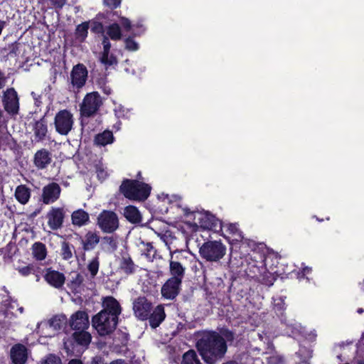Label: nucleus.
<instances>
[{"mask_svg": "<svg viewBox=\"0 0 364 364\" xmlns=\"http://www.w3.org/2000/svg\"><path fill=\"white\" fill-rule=\"evenodd\" d=\"M169 273L173 278L183 279L186 266L191 261V254L183 250H170Z\"/></svg>", "mask_w": 364, "mask_h": 364, "instance_id": "obj_3", "label": "nucleus"}, {"mask_svg": "<svg viewBox=\"0 0 364 364\" xmlns=\"http://www.w3.org/2000/svg\"><path fill=\"white\" fill-rule=\"evenodd\" d=\"M36 282H38L40 279V277L38 274H36Z\"/></svg>", "mask_w": 364, "mask_h": 364, "instance_id": "obj_55", "label": "nucleus"}, {"mask_svg": "<svg viewBox=\"0 0 364 364\" xmlns=\"http://www.w3.org/2000/svg\"><path fill=\"white\" fill-rule=\"evenodd\" d=\"M181 282V279L177 278L168 279L161 289L163 296L168 299H174L179 292Z\"/></svg>", "mask_w": 364, "mask_h": 364, "instance_id": "obj_14", "label": "nucleus"}, {"mask_svg": "<svg viewBox=\"0 0 364 364\" xmlns=\"http://www.w3.org/2000/svg\"><path fill=\"white\" fill-rule=\"evenodd\" d=\"M88 270L92 277H95L99 269V260L98 258L94 257L88 264Z\"/></svg>", "mask_w": 364, "mask_h": 364, "instance_id": "obj_39", "label": "nucleus"}, {"mask_svg": "<svg viewBox=\"0 0 364 364\" xmlns=\"http://www.w3.org/2000/svg\"><path fill=\"white\" fill-rule=\"evenodd\" d=\"M44 279L50 286L56 289L61 288L65 281V275L63 273L50 268L46 270Z\"/></svg>", "mask_w": 364, "mask_h": 364, "instance_id": "obj_17", "label": "nucleus"}, {"mask_svg": "<svg viewBox=\"0 0 364 364\" xmlns=\"http://www.w3.org/2000/svg\"><path fill=\"white\" fill-rule=\"evenodd\" d=\"M120 191L129 199L142 200L149 196L151 187L138 181L126 180L121 185Z\"/></svg>", "mask_w": 364, "mask_h": 364, "instance_id": "obj_4", "label": "nucleus"}, {"mask_svg": "<svg viewBox=\"0 0 364 364\" xmlns=\"http://www.w3.org/2000/svg\"><path fill=\"white\" fill-rule=\"evenodd\" d=\"M97 225L105 233H112L119 225L117 215L111 210H103L97 218Z\"/></svg>", "mask_w": 364, "mask_h": 364, "instance_id": "obj_6", "label": "nucleus"}, {"mask_svg": "<svg viewBox=\"0 0 364 364\" xmlns=\"http://www.w3.org/2000/svg\"><path fill=\"white\" fill-rule=\"evenodd\" d=\"M32 255L37 260H43L46 257V245L41 242H35L32 246Z\"/></svg>", "mask_w": 364, "mask_h": 364, "instance_id": "obj_29", "label": "nucleus"}, {"mask_svg": "<svg viewBox=\"0 0 364 364\" xmlns=\"http://www.w3.org/2000/svg\"><path fill=\"white\" fill-rule=\"evenodd\" d=\"M225 254V245L218 241L205 242L199 248L200 256L210 262H218Z\"/></svg>", "mask_w": 364, "mask_h": 364, "instance_id": "obj_5", "label": "nucleus"}, {"mask_svg": "<svg viewBox=\"0 0 364 364\" xmlns=\"http://www.w3.org/2000/svg\"><path fill=\"white\" fill-rule=\"evenodd\" d=\"M102 308L92 318V326L100 336H106L116 329L122 308L117 300L112 296L103 299Z\"/></svg>", "mask_w": 364, "mask_h": 364, "instance_id": "obj_1", "label": "nucleus"}, {"mask_svg": "<svg viewBox=\"0 0 364 364\" xmlns=\"http://www.w3.org/2000/svg\"><path fill=\"white\" fill-rule=\"evenodd\" d=\"M74 124L73 114L67 110L59 111L55 116L54 125L55 131L60 135H68Z\"/></svg>", "mask_w": 364, "mask_h": 364, "instance_id": "obj_7", "label": "nucleus"}, {"mask_svg": "<svg viewBox=\"0 0 364 364\" xmlns=\"http://www.w3.org/2000/svg\"><path fill=\"white\" fill-rule=\"evenodd\" d=\"M72 223L74 225L82 226L89 221V215L82 209L74 211L71 215Z\"/></svg>", "mask_w": 364, "mask_h": 364, "instance_id": "obj_25", "label": "nucleus"}, {"mask_svg": "<svg viewBox=\"0 0 364 364\" xmlns=\"http://www.w3.org/2000/svg\"><path fill=\"white\" fill-rule=\"evenodd\" d=\"M310 271H311V268H309V267H305L303 269L304 274H308L309 272H310Z\"/></svg>", "mask_w": 364, "mask_h": 364, "instance_id": "obj_53", "label": "nucleus"}, {"mask_svg": "<svg viewBox=\"0 0 364 364\" xmlns=\"http://www.w3.org/2000/svg\"><path fill=\"white\" fill-rule=\"evenodd\" d=\"M100 237L97 232L89 231L82 239L83 249L86 251L93 250L100 242Z\"/></svg>", "mask_w": 364, "mask_h": 364, "instance_id": "obj_21", "label": "nucleus"}, {"mask_svg": "<svg viewBox=\"0 0 364 364\" xmlns=\"http://www.w3.org/2000/svg\"><path fill=\"white\" fill-rule=\"evenodd\" d=\"M166 314L164 306L161 305L157 306L153 313H150L149 316L150 326L154 328L158 327L164 320Z\"/></svg>", "mask_w": 364, "mask_h": 364, "instance_id": "obj_22", "label": "nucleus"}, {"mask_svg": "<svg viewBox=\"0 0 364 364\" xmlns=\"http://www.w3.org/2000/svg\"><path fill=\"white\" fill-rule=\"evenodd\" d=\"M183 364H200L196 353L193 350H188L183 356Z\"/></svg>", "mask_w": 364, "mask_h": 364, "instance_id": "obj_32", "label": "nucleus"}, {"mask_svg": "<svg viewBox=\"0 0 364 364\" xmlns=\"http://www.w3.org/2000/svg\"><path fill=\"white\" fill-rule=\"evenodd\" d=\"M96 172H97V177L100 180H104L107 177V172L105 171V170L102 167V166H96Z\"/></svg>", "mask_w": 364, "mask_h": 364, "instance_id": "obj_43", "label": "nucleus"}, {"mask_svg": "<svg viewBox=\"0 0 364 364\" xmlns=\"http://www.w3.org/2000/svg\"><path fill=\"white\" fill-rule=\"evenodd\" d=\"M60 192L61 188L58 183H50L43 188L42 201L45 204L53 203L59 198Z\"/></svg>", "mask_w": 364, "mask_h": 364, "instance_id": "obj_13", "label": "nucleus"}, {"mask_svg": "<svg viewBox=\"0 0 364 364\" xmlns=\"http://www.w3.org/2000/svg\"><path fill=\"white\" fill-rule=\"evenodd\" d=\"M103 51L100 57V61L105 65H112L117 64V58L109 53L111 48V43L109 41L108 37L104 36L102 40Z\"/></svg>", "mask_w": 364, "mask_h": 364, "instance_id": "obj_18", "label": "nucleus"}, {"mask_svg": "<svg viewBox=\"0 0 364 364\" xmlns=\"http://www.w3.org/2000/svg\"><path fill=\"white\" fill-rule=\"evenodd\" d=\"M35 138L37 141L43 140L48 133L47 122L44 118L36 121L33 125Z\"/></svg>", "mask_w": 364, "mask_h": 364, "instance_id": "obj_24", "label": "nucleus"}, {"mask_svg": "<svg viewBox=\"0 0 364 364\" xmlns=\"http://www.w3.org/2000/svg\"><path fill=\"white\" fill-rule=\"evenodd\" d=\"M68 364H82L81 361L79 360H72L69 362Z\"/></svg>", "mask_w": 364, "mask_h": 364, "instance_id": "obj_49", "label": "nucleus"}, {"mask_svg": "<svg viewBox=\"0 0 364 364\" xmlns=\"http://www.w3.org/2000/svg\"><path fill=\"white\" fill-rule=\"evenodd\" d=\"M18 311L20 312V314H23V308L22 306H18L16 307Z\"/></svg>", "mask_w": 364, "mask_h": 364, "instance_id": "obj_54", "label": "nucleus"}, {"mask_svg": "<svg viewBox=\"0 0 364 364\" xmlns=\"http://www.w3.org/2000/svg\"><path fill=\"white\" fill-rule=\"evenodd\" d=\"M197 348L203 360L208 364H213L222 358L227 351L225 341L215 332L205 333L197 342Z\"/></svg>", "mask_w": 364, "mask_h": 364, "instance_id": "obj_2", "label": "nucleus"}, {"mask_svg": "<svg viewBox=\"0 0 364 364\" xmlns=\"http://www.w3.org/2000/svg\"><path fill=\"white\" fill-rule=\"evenodd\" d=\"M11 357L14 364H24L27 360L26 347L21 344L14 346L11 350Z\"/></svg>", "mask_w": 364, "mask_h": 364, "instance_id": "obj_19", "label": "nucleus"}, {"mask_svg": "<svg viewBox=\"0 0 364 364\" xmlns=\"http://www.w3.org/2000/svg\"><path fill=\"white\" fill-rule=\"evenodd\" d=\"M65 323V318L63 316H56L48 322V327L54 331L61 329Z\"/></svg>", "mask_w": 364, "mask_h": 364, "instance_id": "obj_31", "label": "nucleus"}, {"mask_svg": "<svg viewBox=\"0 0 364 364\" xmlns=\"http://www.w3.org/2000/svg\"><path fill=\"white\" fill-rule=\"evenodd\" d=\"M185 214L186 216L190 217L191 219L194 220V224L199 225L203 228H211L213 225V217L207 213L203 212H191L185 209Z\"/></svg>", "mask_w": 364, "mask_h": 364, "instance_id": "obj_12", "label": "nucleus"}, {"mask_svg": "<svg viewBox=\"0 0 364 364\" xmlns=\"http://www.w3.org/2000/svg\"><path fill=\"white\" fill-rule=\"evenodd\" d=\"M6 77L4 73L0 70V89L3 88L6 84Z\"/></svg>", "mask_w": 364, "mask_h": 364, "instance_id": "obj_47", "label": "nucleus"}, {"mask_svg": "<svg viewBox=\"0 0 364 364\" xmlns=\"http://www.w3.org/2000/svg\"><path fill=\"white\" fill-rule=\"evenodd\" d=\"M225 336L228 340H232L233 338L232 334L231 332H226Z\"/></svg>", "mask_w": 364, "mask_h": 364, "instance_id": "obj_48", "label": "nucleus"}, {"mask_svg": "<svg viewBox=\"0 0 364 364\" xmlns=\"http://www.w3.org/2000/svg\"><path fill=\"white\" fill-rule=\"evenodd\" d=\"M89 24L87 22H84L78 25L76 28V36L80 41H84L87 36V31Z\"/></svg>", "mask_w": 364, "mask_h": 364, "instance_id": "obj_34", "label": "nucleus"}, {"mask_svg": "<svg viewBox=\"0 0 364 364\" xmlns=\"http://www.w3.org/2000/svg\"><path fill=\"white\" fill-rule=\"evenodd\" d=\"M2 103L6 112L16 114L19 110V98L14 88L10 87L3 92Z\"/></svg>", "mask_w": 364, "mask_h": 364, "instance_id": "obj_9", "label": "nucleus"}, {"mask_svg": "<svg viewBox=\"0 0 364 364\" xmlns=\"http://www.w3.org/2000/svg\"><path fill=\"white\" fill-rule=\"evenodd\" d=\"M222 228H226L227 231H228L232 235H235L237 237L236 240L242 239V233L239 230L237 225L236 224H226L222 225Z\"/></svg>", "mask_w": 364, "mask_h": 364, "instance_id": "obj_36", "label": "nucleus"}, {"mask_svg": "<svg viewBox=\"0 0 364 364\" xmlns=\"http://www.w3.org/2000/svg\"><path fill=\"white\" fill-rule=\"evenodd\" d=\"M73 338L81 346H88L91 341L92 337L85 330H81L73 333Z\"/></svg>", "mask_w": 364, "mask_h": 364, "instance_id": "obj_30", "label": "nucleus"}, {"mask_svg": "<svg viewBox=\"0 0 364 364\" xmlns=\"http://www.w3.org/2000/svg\"><path fill=\"white\" fill-rule=\"evenodd\" d=\"M120 267L127 274H131L134 270V264L129 257H124L122 258Z\"/></svg>", "mask_w": 364, "mask_h": 364, "instance_id": "obj_33", "label": "nucleus"}, {"mask_svg": "<svg viewBox=\"0 0 364 364\" xmlns=\"http://www.w3.org/2000/svg\"><path fill=\"white\" fill-rule=\"evenodd\" d=\"M51 162L50 153L46 149L38 150L34 156V164L40 169L45 168Z\"/></svg>", "mask_w": 364, "mask_h": 364, "instance_id": "obj_20", "label": "nucleus"}, {"mask_svg": "<svg viewBox=\"0 0 364 364\" xmlns=\"http://www.w3.org/2000/svg\"><path fill=\"white\" fill-rule=\"evenodd\" d=\"M104 3L110 9H114L119 6L121 0H104Z\"/></svg>", "mask_w": 364, "mask_h": 364, "instance_id": "obj_44", "label": "nucleus"}, {"mask_svg": "<svg viewBox=\"0 0 364 364\" xmlns=\"http://www.w3.org/2000/svg\"><path fill=\"white\" fill-rule=\"evenodd\" d=\"M82 277L79 274H76L75 277L72 281V285L75 288L78 287L82 284Z\"/></svg>", "mask_w": 364, "mask_h": 364, "instance_id": "obj_45", "label": "nucleus"}, {"mask_svg": "<svg viewBox=\"0 0 364 364\" xmlns=\"http://www.w3.org/2000/svg\"><path fill=\"white\" fill-rule=\"evenodd\" d=\"M31 95L33 96V99L36 100V103H37L38 102V98L39 96L36 93H35L34 92H31Z\"/></svg>", "mask_w": 364, "mask_h": 364, "instance_id": "obj_51", "label": "nucleus"}, {"mask_svg": "<svg viewBox=\"0 0 364 364\" xmlns=\"http://www.w3.org/2000/svg\"><path fill=\"white\" fill-rule=\"evenodd\" d=\"M358 364H364V361H360Z\"/></svg>", "mask_w": 364, "mask_h": 364, "instance_id": "obj_56", "label": "nucleus"}, {"mask_svg": "<svg viewBox=\"0 0 364 364\" xmlns=\"http://www.w3.org/2000/svg\"><path fill=\"white\" fill-rule=\"evenodd\" d=\"M124 216L132 223H139L141 222L142 216L139 210L133 205L127 206L124 209Z\"/></svg>", "mask_w": 364, "mask_h": 364, "instance_id": "obj_23", "label": "nucleus"}, {"mask_svg": "<svg viewBox=\"0 0 364 364\" xmlns=\"http://www.w3.org/2000/svg\"><path fill=\"white\" fill-rule=\"evenodd\" d=\"M15 197L20 203L26 204L31 197V191L25 185H20L16 188Z\"/></svg>", "mask_w": 364, "mask_h": 364, "instance_id": "obj_26", "label": "nucleus"}, {"mask_svg": "<svg viewBox=\"0 0 364 364\" xmlns=\"http://www.w3.org/2000/svg\"><path fill=\"white\" fill-rule=\"evenodd\" d=\"M146 249L147 251L150 252L151 250H153V246L150 243L146 244Z\"/></svg>", "mask_w": 364, "mask_h": 364, "instance_id": "obj_52", "label": "nucleus"}, {"mask_svg": "<svg viewBox=\"0 0 364 364\" xmlns=\"http://www.w3.org/2000/svg\"><path fill=\"white\" fill-rule=\"evenodd\" d=\"M114 136L112 132L105 131L95 137V144L97 146H106L113 142Z\"/></svg>", "mask_w": 364, "mask_h": 364, "instance_id": "obj_27", "label": "nucleus"}, {"mask_svg": "<svg viewBox=\"0 0 364 364\" xmlns=\"http://www.w3.org/2000/svg\"><path fill=\"white\" fill-rule=\"evenodd\" d=\"M117 23L119 24L122 32H129L132 30V22L126 17H120Z\"/></svg>", "mask_w": 364, "mask_h": 364, "instance_id": "obj_37", "label": "nucleus"}, {"mask_svg": "<svg viewBox=\"0 0 364 364\" xmlns=\"http://www.w3.org/2000/svg\"><path fill=\"white\" fill-rule=\"evenodd\" d=\"M107 34L113 41H119L122 37V31L119 23H112L107 27Z\"/></svg>", "mask_w": 364, "mask_h": 364, "instance_id": "obj_28", "label": "nucleus"}, {"mask_svg": "<svg viewBox=\"0 0 364 364\" xmlns=\"http://www.w3.org/2000/svg\"><path fill=\"white\" fill-rule=\"evenodd\" d=\"M125 48L130 51H136L139 49V44L132 38L129 37L124 40Z\"/></svg>", "mask_w": 364, "mask_h": 364, "instance_id": "obj_40", "label": "nucleus"}, {"mask_svg": "<svg viewBox=\"0 0 364 364\" xmlns=\"http://www.w3.org/2000/svg\"><path fill=\"white\" fill-rule=\"evenodd\" d=\"M52 4L58 8H62L66 3V0H50Z\"/></svg>", "mask_w": 364, "mask_h": 364, "instance_id": "obj_46", "label": "nucleus"}, {"mask_svg": "<svg viewBox=\"0 0 364 364\" xmlns=\"http://www.w3.org/2000/svg\"><path fill=\"white\" fill-rule=\"evenodd\" d=\"M70 324L72 328L77 331L87 329L90 324L87 314L82 311H77L70 317Z\"/></svg>", "mask_w": 364, "mask_h": 364, "instance_id": "obj_16", "label": "nucleus"}, {"mask_svg": "<svg viewBox=\"0 0 364 364\" xmlns=\"http://www.w3.org/2000/svg\"><path fill=\"white\" fill-rule=\"evenodd\" d=\"M5 306H6V316H8L9 312L11 310H13L15 308L18 307V303L16 302V301L14 300H6Z\"/></svg>", "mask_w": 364, "mask_h": 364, "instance_id": "obj_41", "label": "nucleus"}, {"mask_svg": "<svg viewBox=\"0 0 364 364\" xmlns=\"http://www.w3.org/2000/svg\"><path fill=\"white\" fill-rule=\"evenodd\" d=\"M87 70L82 64L75 65L70 73V82L74 89L82 88L87 81Z\"/></svg>", "mask_w": 364, "mask_h": 364, "instance_id": "obj_10", "label": "nucleus"}, {"mask_svg": "<svg viewBox=\"0 0 364 364\" xmlns=\"http://www.w3.org/2000/svg\"><path fill=\"white\" fill-rule=\"evenodd\" d=\"M42 364H60V360L55 355H50L42 362Z\"/></svg>", "mask_w": 364, "mask_h": 364, "instance_id": "obj_42", "label": "nucleus"}, {"mask_svg": "<svg viewBox=\"0 0 364 364\" xmlns=\"http://www.w3.org/2000/svg\"><path fill=\"white\" fill-rule=\"evenodd\" d=\"M124 362L122 360H117L114 361H112L110 364H124Z\"/></svg>", "mask_w": 364, "mask_h": 364, "instance_id": "obj_50", "label": "nucleus"}, {"mask_svg": "<svg viewBox=\"0 0 364 364\" xmlns=\"http://www.w3.org/2000/svg\"><path fill=\"white\" fill-rule=\"evenodd\" d=\"M65 212L62 208H52L48 213V225L52 230L60 228L63 223Z\"/></svg>", "mask_w": 364, "mask_h": 364, "instance_id": "obj_15", "label": "nucleus"}, {"mask_svg": "<svg viewBox=\"0 0 364 364\" xmlns=\"http://www.w3.org/2000/svg\"><path fill=\"white\" fill-rule=\"evenodd\" d=\"M101 105V97L97 92L87 94L80 106L81 115L86 117L93 115L98 110Z\"/></svg>", "mask_w": 364, "mask_h": 364, "instance_id": "obj_8", "label": "nucleus"}, {"mask_svg": "<svg viewBox=\"0 0 364 364\" xmlns=\"http://www.w3.org/2000/svg\"><path fill=\"white\" fill-rule=\"evenodd\" d=\"M151 309V304L145 297H139L133 302L134 315L141 320L147 319Z\"/></svg>", "mask_w": 364, "mask_h": 364, "instance_id": "obj_11", "label": "nucleus"}, {"mask_svg": "<svg viewBox=\"0 0 364 364\" xmlns=\"http://www.w3.org/2000/svg\"><path fill=\"white\" fill-rule=\"evenodd\" d=\"M74 247L69 243L63 242L61 245V255L64 259H70L73 257Z\"/></svg>", "mask_w": 364, "mask_h": 364, "instance_id": "obj_35", "label": "nucleus"}, {"mask_svg": "<svg viewBox=\"0 0 364 364\" xmlns=\"http://www.w3.org/2000/svg\"><path fill=\"white\" fill-rule=\"evenodd\" d=\"M17 270L23 277H27L30 274H34L36 273V267L33 264L18 267Z\"/></svg>", "mask_w": 364, "mask_h": 364, "instance_id": "obj_38", "label": "nucleus"}]
</instances>
